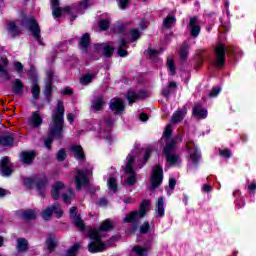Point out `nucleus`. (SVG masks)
Segmentation results:
<instances>
[{
  "mask_svg": "<svg viewBox=\"0 0 256 256\" xmlns=\"http://www.w3.org/2000/svg\"><path fill=\"white\" fill-rule=\"evenodd\" d=\"M65 115V106L63 102L57 103V109L53 111L50 127L49 137L45 140L44 145L47 149H51L53 139H59L63 135V116Z\"/></svg>",
  "mask_w": 256,
  "mask_h": 256,
  "instance_id": "1",
  "label": "nucleus"
},
{
  "mask_svg": "<svg viewBox=\"0 0 256 256\" xmlns=\"http://www.w3.org/2000/svg\"><path fill=\"white\" fill-rule=\"evenodd\" d=\"M111 229H113V222L107 219L101 222L98 230H89L88 235L90 239H92V242L88 245V251H90V253H99L107 249V247H105V244L101 242V237H103L101 231H111Z\"/></svg>",
  "mask_w": 256,
  "mask_h": 256,
  "instance_id": "2",
  "label": "nucleus"
},
{
  "mask_svg": "<svg viewBox=\"0 0 256 256\" xmlns=\"http://www.w3.org/2000/svg\"><path fill=\"white\" fill-rule=\"evenodd\" d=\"M183 138L181 136H175L171 140L166 142V145L163 149V154L166 157V161L168 165L172 167H179L181 165V155L176 153L178 143H182Z\"/></svg>",
  "mask_w": 256,
  "mask_h": 256,
  "instance_id": "3",
  "label": "nucleus"
},
{
  "mask_svg": "<svg viewBox=\"0 0 256 256\" xmlns=\"http://www.w3.org/2000/svg\"><path fill=\"white\" fill-rule=\"evenodd\" d=\"M137 155H139V149H134L126 158L125 166L123 169L126 173L127 185H135L137 183V174H135V170H133V163H135Z\"/></svg>",
  "mask_w": 256,
  "mask_h": 256,
  "instance_id": "4",
  "label": "nucleus"
},
{
  "mask_svg": "<svg viewBox=\"0 0 256 256\" xmlns=\"http://www.w3.org/2000/svg\"><path fill=\"white\" fill-rule=\"evenodd\" d=\"M51 5L53 17L59 18L61 15H63V13H67V15L70 16V20L75 21L77 17V9L65 7L63 10H61V8H59V0H51Z\"/></svg>",
  "mask_w": 256,
  "mask_h": 256,
  "instance_id": "5",
  "label": "nucleus"
},
{
  "mask_svg": "<svg viewBox=\"0 0 256 256\" xmlns=\"http://www.w3.org/2000/svg\"><path fill=\"white\" fill-rule=\"evenodd\" d=\"M149 205L151 202L149 200H143L140 205V210L138 212H131L124 218V223H133V221H137V219H143V216L147 214L149 211Z\"/></svg>",
  "mask_w": 256,
  "mask_h": 256,
  "instance_id": "6",
  "label": "nucleus"
},
{
  "mask_svg": "<svg viewBox=\"0 0 256 256\" xmlns=\"http://www.w3.org/2000/svg\"><path fill=\"white\" fill-rule=\"evenodd\" d=\"M23 25H26L32 36L38 43H41V28L35 18L30 17L23 20Z\"/></svg>",
  "mask_w": 256,
  "mask_h": 256,
  "instance_id": "7",
  "label": "nucleus"
},
{
  "mask_svg": "<svg viewBox=\"0 0 256 256\" xmlns=\"http://www.w3.org/2000/svg\"><path fill=\"white\" fill-rule=\"evenodd\" d=\"M93 173L91 168L87 170H77L75 176L76 191H80L82 187H85L89 183V175Z\"/></svg>",
  "mask_w": 256,
  "mask_h": 256,
  "instance_id": "8",
  "label": "nucleus"
},
{
  "mask_svg": "<svg viewBox=\"0 0 256 256\" xmlns=\"http://www.w3.org/2000/svg\"><path fill=\"white\" fill-rule=\"evenodd\" d=\"M227 51L229 50H227V47L223 43H220L215 47L214 64L216 67H223V65H225V53H227Z\"/></svg>",
  "mask_w": 256,
  "mask_h": 256,
  "instance_id": "9",
  "label": "nucleus"
},
{
  "mask_svg": "<svg viewBox=\"0 0 256 256\" xmlns=\"http://www.w3.org/2000/svg\"><path fill=\"white\" fill-rule=\"evenodd\" d=\"M53 213L58 218L63 217V210L61 209V205L56 203V204L44 209L42 211V219H44V221H49V219H51V215H53Z\"/></svg>",
  "mask_w": 256,
  "mask_h": 256,
  "instance_id": "10",
  "label": "nucleus"
},
{
  "mask_svg": "<svg viewBox=\"0 0 256 256\" xmlns=\"http://www.w3.org/2000/svg\"><path fill=\"white\" fill-rule=\"evenodd\" d=\"M113 129V120L111 118L104 119L102 123V129L100 131V137L106 139L107 141H113V135L111 131Z\"/></svg>",
  "mask_w": 256,
  "mask_h": 256,
  "instance_id": "11",
  "label": "nucleus"
},
{
  "mask_svg": "<svg viewBox=\"0 0 256 256\" xmlns=\"http://www.w3.org/2000/svg\"><path fill=\"white\" fill-rule=\"evenodd\" d=\"M109 106L111 111H115L118 115H121V113L125 111V103L121 98H112Z\"/></svg>",
  "mask_w": 256,
  "mask_h": 256,
  "instance_id": "12",
  "label": "nucleus"
},
{
  "mask_svg": "<svg viewBox=\"0 0 256 256\" xmlns=\"http://www.w3.org/2000/svg\"><path fill=\"white\" fill-rule=\"evenodd\" d=\"M188 27L190 28V35H192V37H199V33H201V26H199V19L196 16L190 18Z\"/></svg>",
  "mask_w": 256,
  "mask_h": 256,
  "instance_id": "13",
  "label": "nucleus"
},
{
  "mask_svg": "<svg viewBox=\"0 0 256 256\" xmlns=\"http://www.w3.org/2000/svg\"><path fill=\"white\" fill-rule=\"evenodd\" d=\"M9 66V60L6 56L0 55V77H4V79H11V75H9V70L7 67Z\"/></svg>",
  "mask_w": 256,
  "mask_h": 256,
  "instance_id": "14",
  "label": "nucleus"
},
{
  "mask_svg": "<svg viewBox=\"0 0 256 256\" xmlns=\"http://www.w3.org/2000/svg\"><path fill=\"white\" fill-rule=\"evenodd\" d=\"M151 189H157L159 185L161 184V166L158 165L156 168L152 171V177H151Z\"/></svg>",
  "mask_w": 256,
  "mask_h": 256,
  "instance_id": "15",
  "label": "nucleus"
},
{
  "mask_svg": "<svg viewBox=\"0 0 256 256\" xmlns=\"http://www.w3.org/2000/svg\"><path fill=\"white\" fill-rule=\"evenodd\" d=\"M13 173L11 169V162H9V158H3L0 161V174L2 177H9Z\"/></svg>",
  "mask_w": 256,
  "mask_h": 256,
  "instance_id": "16",
  "label": "nucleus"
},
{
  "mask_svg": "<svg viewBox=\"0 0 256 256\" xmlns=\"http://www.w3.org/2000/svg\"><path fill=\"white\" fill-rule=\"evenodd\" d=\"M70 217L73 219L74 224L80 231H83L85 229V224L83 223L81 217L77 216V208L72 207L70 208Z\"/></svg>",
  "mask_w": 256,
  "mask_h": 256,
  "instance_id": "17",
  "label": "nucleus"
},
{
  "mask_svg": "<svg viewBox=\"0 0 256 256\" xmlns=\"http://www.w3.org/2000/svg\"><path fill=\"white\" fill-rule=\"evenodd\" d=\"M129 45V41L125 38H122L119 42H118V55L119 57H127V55H129V53L127 52L128 46Z\"/></svg>",
  "mask_w": 256,
  "mask_h": 256,
  "instance_id": "18",
  "label": "nucleus"
},
{
  "mask_svg": "<svg viewBox=\"0 0 256 256\" xmlns=\"http://www.w3.org/2000/svg\"><path fill=\"white\" fill-rule=\"evenodd\" d=\"M192 115L197 119H205L207 117V110L203 109L200 103H196L193 107Z\"/></svg>",
  "mask_w": 256,
  "mask_h": 256,
  "instance_id": "19",
  "label": "nucleus"
},
{
  "mask_svg": "<svg viewBox=\"0 0 256 256\" xmlns=\"http://www.w3.org/2000/svg\"><path fill=\"white\" fill-rule=\"evenodd\" d=\"M187 115V106H183L182 110H177L172 115V123H181L182 119Z\"/></svg>",
  "mask_w": 256,
  "mask_h": 256,
  "instance_id": "20",
  "label": "nucleus"
},
{
  "mask_svg": "<svg viewBox=\"0 0 256 256\" xmlns=\"http://www.w3.org/2000/svg\"><path fill=\"white\" fill-rule=\"evenodd\" d=\"M63 189H65V184L63 182H56L52 187V199H59Z\"/></svg>",
  "mask_w": 256,
  "mask_h": 256,
  "instance_id": "21",
  "label": "nucleus"
},
{
  "mask_svg": "<svg viewBox=\"0 0 256 256\" xmlns=\"http://www.w3.org/2000/svg\"><path fill=\"white\" fill-rule=\"evenodd\" d=\"M28 123L33 127H40L41 123H43V118H41L39 112H33L28 120Z\"/></svg>",
  "mask_w": 256,
  "mask_h": 256,
  "instance_id": "22",
  "label": "nucleus"
},
{
  "mask_svg": "<svg viewBox=\"0 0 256 256\" xmlns=\"http://www.w3.org/2000/svg\"><path fill=\"white\" fill-rule=\"evenodd\" d=\"M90 41H91V36L87 33L80 38L79 47L81 51H83L84 53H87V49L89 47Z\"/></svg>",
  "mask_w": 256,
  "mask_h": 256,
  "instance_id": "23",
  "label": "nucleus"
},
{
  "mask_svg": "<svg viewBox=\"0 0 256 256\" xmlns=\"http://www.w3.org/2000/svg\"><path fill=\"white\" fill-rule=\"evenodd\" d=\"M126 97L131 105L135 103V101L143 99L145 97V92L136 93L134 91H129Z\"/></svg>",
  "mask_w": 256,
  "mask_h": 256,
  "instance_id": "24",
  "label": "nucleus"
},
{
  "mask_svg": "<svg viewBox=\"0 0 256 256\" xmlns=\"http://www.w3.org/2000/svg\"><path fill=\"white\" fill-rule=\"evenodd\" d=\"M16 249L19 253H25L29 249V241L25 238H18Z\"/></svg>",
  "mask_w": 256,
  "mask_h": 256,
  "instance_id": "25",
  "label": "nucleus"
},
{
  "mask_svg": "<svg viewBox=\"0 0 256 256\" xmlns=\"http://www.w3.org/2000/svg\"><path fill=\"white\" fill-rule=\"evenodd\" d=\"M52 79H53V72L51 71L47 72V81L44 88V93L47 97H49V95H51V91H53V84L51 82Z\"/></svg>",
  "mask_w": 256,
  "mask_h": 256,
  "instance_id": "26",
  "label": "nucleus"
},
{
  "mask_svg": "<svg viewBox=\"0 0 256 256\" xmlns=\"http://www.w3.org/2000/svg\"><path fill=\"white\" fill-rule=\"evenodd\" d=\"M175 91H177V83L170 82L167 87L163 89L162 95L168 99V97H171V94L175 93Z\"/></svg>",
  "mask_w": 256,
  "mask_h": 256,
  "instance_id": "27",
  "label": "nucleus"
},
{
  "mask_svg": "<svg viewBox=\"0 0 256 256\" xmlns=\"http://www.w3.org/2000/svg\"><path fill=\"white\" fill-rule=\"evenodd\" d=\"M175 23H177L175 15L170 14L163 20V29H171Z\"/></svg>",
  "mask_w": 256,
  "mask_h": 256,
  "instance_id": "28",
  "label": "nucleus"
},
{
  "mask_svg": "<svg viewBox=\"0 0 256 256\" xmlns=\"http://www.w3.org/2000/svg\"><path fill=\"white\" fill-rule=\"evenodd\" d=\"M7 31L10 37H17V35L21 33V30H19V27H17L15 22H8Z\"/></svg>",
  "mask_w": 256,
  "mask_h": 256,
  "instance_id": "29",
  "label": "nucleus"
},
{
  "mask_svg": "<svg viewBox=\"0 0 256 256\" xmlns=\"http://www.w3.org/2000/svg\"><path fill=\"white\" fill-rule=\"evenodd\" d=\"M33 159H35L34 152H22L21 153V161L25 165H29V163H31V161H33Z\"/></svg>",
  "mask_w": 256,
  "mask_h": 256,
  "instance_id": "30",
  "label": "nucleus"
},
{
  "mask_svg": "<svg viewBox=\"0 0 256 256\" xmlns=\"http://www.w3.org/2000/svg\"><path fill=\"white\" fill-rule=\"evenodd\" d=\"M71 150L74 153L75 159H85V154L83 153V148L81 146L73 145Z\"/></svg>",
  "mask_w": 256,
  "mask_h": 256,
  "instance_id": "31",
  "label": "nucleus"
},
{
  "mask_svg": "<svg viewBox=\"0 0 256 256\" xmlns=\"http://www.w3.org/2000/svg\"><path fill=\"white\" fill-rule=\"evenodd\" d=\"M25 86L23 85V82L19 79H15L12 85V91L16 93V95H19L20 93H23V88Z\"/></svg>",
  "mask_w": 256,
  "mask_h": 256,
  "instance_id": "32",
  "label": "nucleus"
},
{
  "mask_svg": "<svg viewBox=\"0 0 256 256\" xmlns=\"http://www.w3.org/2000/svg\"><path fill=\"white\" fill-rule=\"evenodd\" d=\"M103 105H105L103 97H98L92 102V109L95 111H101V109H103Z\"/></svg>",
  "mask_w": 256,
  "mask_h": 256,
  "instance_id": "33",
  "label": "nucleus"
},
{
  "mask_svg": "<svg viewBox=\"0 0 256 256\" xmlns=\"http://www.w3.org/2000/svg\"><path fill=\"white\" fill-rule=\"evenodd\" d=\"M23 219H26V221H31L33 219H37V211L35 210H26L22 212Z\"/></svg>",
  "mask_w": 256,
  "mask_h": 256,
  "instance_id": "34",
  "label": "nucleus"
},
{
  "mask_svg": "<svg viewBox=\"0 0 256 256\" xmlns=\"http://www.w3.org/2000/svg\"><path fill=\"white\" fill-rule=\"evenodd\" d=\"M57 245V242L55 241V236L49 235L46 239V246L47 249L51 251H55V247Z\"/></svg>",
  "mask_w": 256,
  "mask_h": 256,
  "instance_id": "35",
  "label": "nucleus"
},
{
  "mask_svg": "<svg viewBox=\"0 0 256 256\" xmlns=\"http://www.w3.org/2000/svg\"><path fill=\"white\" fill-rule=\"evenodd\" d=\"M187 57H189V45L184 43L180 48V59L181 61H187Z\"/></svg>",
  "mask_w": 256,
  "mask_h": 256,
  "instance_id": "36",
  "label": "nucleus"
},
{
  "mask_svg": "<svg viewBox=\"0 0 256 256\" xmlns=\"http://www.w3.org/2000/svg\"><path fill=\"white\" fill-rule=\"evenodd\" d=\"M133 251H134L135 255H137V256H147L149 253V249L147 247H143V246H135L133 248Z\"/></svg>",
  "mask_w": 256,
  "mask_h": 256,
  "instance_id": "37",
  "label": "nucleus"
},
{
  "mask_svg": "<svg viewBox=\"0 0 256 256\" xmlns=\"http://www.w3.org/2000/svg\"><path fill=\"white\" fill-rule=\"evenodd\" d=\"M13 141H14L13 136L6 135V136L0 137V145H3L4 147H9L13 145Z\"/></svg>",
  "mask_w": 256,
  "mask_h": 256,
  "instance_id": "38",
  "label": "nucleus"
},
{
  "mask_svg": "<svg viewBox=\"0 0 256 256\" xmlns=\"http://www.w3.org/2000/svg\"><path fill=\"white\" fill-rule=\"evenodd\" d=\"M31 93L33 99H39V95H41V88H39V84L37 82H34L31 86Z\"/></svg>",
  "mask_w": 256,
  "mask_h": 256,
  "instance_id": "39",
  "label": "nucleus"
},
{
  "mask_svg": "<svg viewBox=\"0 0 256 256\" xmlns=\"http://www.w3.org/2000/svg\"><path fill=\"white\" fill-rule=\"evenodd\" d=\"M100 47L102 49L104 57H111V55H113V52L115 51V48L109 45H100Z\"/></svg>",
  "mask_w": 256,
  "mask_h": 256,
  "instance_id": "40",
  "label": "nucleus"
},
{
  "mask_svg": "<svg viewBox=\"0 0 256 256\" xmlns=\"http://www.w3.org/2000/svg\"><path fill=\"white\" fill-rule=\"evenodd\" d=\"M64 203H71V200L75 197V191L73 189H68L67 193L63 194Z\"/></svg>",
  "mask_w": 256,
  "mask_h": 256,
  "instance_id": "41",
  "label": "nucleus"
},
{
  "mask_svg": "<svg viewBox=\"0 0 256 256\" xmlns=\"http://www.w3.org/2000/svg\"><path fill=\"white\" fill-rule=\"evenodd\" d=\"M107 186L110 191L117 193V180L115 178H109L107 181Z\"/></svg>",
  "mask_w": 256,
  "mask_h": 256,
  "instance_id": "42",
  "label": "nucleus"
},
{
  "mask_svg": "<svg viewBox=\"0 0 256 256\" xmlns=\"http://www.w3.org/2000/svg\"><path fill=\"white\" fill-rule=\"evenodd\" d=\"M166 67L168 71H170L171 75H175L176 68H175V60H173V58L167 59Z\"/></svg>",
  "mask_w": 256,
  "mask_h": 256,
  "instance_id": "43",
  "label": "nucleus"
},
{
  "mask_svg": "<svg viewBox=\"0 0 256 256\" xmlns=\"http://www.w3.org/2000/svg\"><path fill=\"white\" fill-rule=\"evenodd\" d=\"M190 159L194 165H197L199 163V159H201V153L197 148L194 149V152L190 154Z\"/></svg>",
  "mask_w": 256,
  "mask_h": 256,
  "instance_id": "44",
  "label": "nucleus"
},
{
  "mask_svg": "<svg viewBox=\"0 0 256 256\" xmlns=\"http://www.w3.org/2000/svg\"><path fill=\"white\" fill-rule=\"evenodd\" d=\"M171 135H173V124H168L163 131V137L164 139H171Z\"/></svg>",
  "mask_w": 256,
  "mask_h": 256,
  "instance_id": "45",
  "label": "nucleus"
},
{
  "mask_svg": "<svg viewBox=\"0 0 256 256\" xmlns=\"http://www.w3.org/2000/svg\"><path fill=\"white\" fill-rule=\"evenodd\" d=\"M79 253V244H75L74 246L70 247L65 256H77Z\"/></svg>",
  "mask_w": 256,
  "mask_h": 256,
  "instance_id": "46",
  "label": "nucleus"
},
{
  "mask_svg": "<svg viewBox=\"0 0 256 256\" xmlns=\"http://www.w3.org/2000/svg\"><path fill=\"white\" fill-rule=\"evenodd\" d=\"M36 183H37V179L31 178V177L24 178L25 187H30V188L36 187Z\"/></svg>",
  "mask_w": 256,
  "mask_h": 256,
  "instance_id": "47",
  "label": "nucleus"
},
{
  "mask_svg": "<svg viewBox=\"0 0 256 256\" xmlns=\"http://www.w3.org/2000/svg\"><path fill=\"white\" fill-rule=\"evenodd\" d=\"M47 186V178H41V179H36V188L39 189V191H41V189H45V187Z\"/></svg>",
  "mask_w": 256,
  "mask_h": 256,
  "instance_id": "48",
  "label": "nucleus"
},
{
  "mask_svg": "<svg viewBox=\"0 0 256 256\" xmlns=\"http://www.w3.org/2000/svg\"><path fill=\"white\" fill-rule=\"evenodd\" d=\"M93 75L91 74H88V75H85L83 76L81 79H80V83L81 85H89V83H91L93 81Z\"/></svg>",
  "mask_w": 256,
  "mask_h": 256,
  "instance_id": "49",
  "label": "nucleus"
},
{
  "mask_svg": "<svg viewBox=\"0 0 256 256\" xmlns=\"http://www.w3.org/2000/svg\"><path fill=\"white\" fill-rule=\"evenodd\" d=\"M147 56L150 57V59H157V57H159V51L149 47L147 51Z\"/></svg>",
  "mask_w": 256,
  "mask_h": 256,
  "instance_id": "50",
  "label": "nucleus"
},
{
  "mask_svg": "<svg viewBox=\"0 0 256 256\" xmlns=\"http://www.w3.org/2000/svg\"><path fill=\"white\" fill-rule=\"evenodd\" d=\"M149 229H151V226L149 225V222H145L142 224L139 228V234L143 235L145 233H149Z\"/></svg>",
  "mask_w": 256,
  "mask_h": 256,
  "instance_id": "51",
  "label": "nucleus"
},
{
  "mask_svg": "<svg viewBox=\"0 0 256 256\" xmlns=\"http://www.w3.org/2000/svg\"><path fill=\"white\" fill-rule=\"evenodd\" d=\"M130 36L132 37V41H137L139 37H141V32L138 29L130 30Z\"/></svg>",
  "mask_w": 256,
  "mask_h": 256,
  "instance_id": "52",
  "label": "nucleus"
},
{
  "mask_svg": "<svg viewBox=\"0 0 256 256\" xmlns=\"http://www.w3.org/2000/svg\"><path fill=\"white\" fill-rule=\"evenodd\" d=\"M67 153L64 149H60L57 153V161H65Z\"/></svg>",
  "mask_w": 256,
  "mask_h": 256,
  "instance_id": "53",
  "label": "nucleus"
},
{
  "mask_svg": "<svg viewBox=\"0 0 256 256\" xmlns=\"http://www.w3.org/2000/svg\"><path fill=\"white\" fill-rule=\"evenodd\" d=\"M219 154L221 155V157H225L226 159H229V157H231V150L229 149L220 150Z\"/></svg>",
  "mask_w": 256,
  "mask_h": 256,
  "instance_id": "54",
  "label": "nucleus"
},
{
  "mask_svg": "<svg viewBox=\"0 0 256 256\" xmlns=\"http://www.w3.org/2000/svg\"><path fill=\"white\" fill-rule=\"evenodd\" d=\"M151 151H152L151 148H147L145 150L144 155H143V160H144L143 164L147 163L149 157H151Z\"/></svg>",
  "mask_w": 256,
  "mask_h": 256,
  "instance_id": "55",
  "label": "nucleus"
},
{
  "mask_svg": "<svg viewBox=\"0 0 256 256\" xmlns=\"http://www.w3.org/2000/svg\"><path fill=\"white\" fill-rule=\"evenodd\" d=\"M100 29H102V31H106V29H109V20H102L100 21Z\"/></svg>",
  "mask_w": 256,
  "mask_h": 256,
  "instance_id": "56",
  "label": "nucleus"
},
{
  "mask_svg": "<svg viewBox=\"0 0 256 256\" xmlns=\"http://www.w3.org/2000/svg\"><path fill=\"white\" fill-rule=\"evenodd\" d=\"M118 5L120 9H127V7L129 6V0H119Z\"/></svg>",
  "mask_w": 256,
  "mask_h": 256,
  "instance_id": "57",
  "label": "nucleus"
},
{
  "mask_svg": "<svg viewBox=\"0 0 256 256\" xmlns=\"http://www.w3.org/2000/svg\"><path fill=\"white\" fill-rule=\"evenodd\" d=\"M218 93H221V88L215 87L210 92V97H217Z\"/></svg>",
  "mask_w": 256,
  "mask_h": 256,
  "instance_id": "58",
  "label": "nucleus"
},
{
  "mask_svg": "<svg viewBox=\"0 0 256 256\" xmlns=\"http://www.w3.org/2000/svg\"><path fill=\"white\" fill-rule=\"evenodd\" d=\"M14 67L17 73H21V71H23V64H21V62H14Z\"/></svg>",
  "mask_w": 256,
  "mask_h": 256,
  "instance_id": "59",
  "label": "nucleus"
},
{
  "mask_svg": "<svg viewBox=\"0 0 256 256\" xmlns=\"http://www.w3.org/2000/svg\"><path fill=\"white\" fill-rule=\"evenodd\" d=\"M175 185H177V180L175 178H170L169 179V189L173 191L175 189Z\"/></svg>",
  "mask_w": 256,
  "mask_h": 256,
  "instance_id": "60",
  "label": "nucleus"
},
{
  "mask_svg": "<svg viewBox=\"0 0 256 256\" xmlns=\"http://www.w3.org/2000/svg\"><path fill=\"white\" fill-rule=\"evenodd\" d=\"M9 194L10 192L8 190L0 188V197H7Z\"/></svg>",
  "mask_w": 256,
  "mask_h": 256,
  "instance_id": "61",
  "label": "nucleus"
},
{
  "mask_svg": "<svg viewBox=\"0 0 256 256\" xmlns=\"http://www.w3.org/2000/svg\"><path fill=\"white\" fill-rule=\"evenodd\" d=\"M203 191H204V193H209V191H211V185L204 184L203 185Z\"/></svg>",
  "mask_w": 256,
  "mask_h": 256,
  "instance_id": "62",
  "label": "nucleus"
},
{
  "mask_svg": "<svg viewBox=\"0 0 256 256\" xmlns=\"http://www.w3.org/2000/svg\"><path fill=\"white\" fill-rule=\"evenodd\" d=\"M67 120L69 121V123H73V121H75V115L69 113L67 115Z\"/></svg>",
  "mask_w": 256,
  "mask_h": 256,
  "instance_id": "63",
  "label": "nucleus"
},
{
  "mask_svg": "<svg viewBox=\"0 0 256 256\" xmlns=\"http://www.w3.org/2000/svg\"><path fill=\"white\" fill-rule=\"evenodd\" d=\"M248 190H249V191H256V182H252V183L248 186Z\"/></svg>",
  "mask_w": 256,
  "mask_h": 256,
  "instance_id": "64",
  "label": "nucleus"
}]
</instances>
